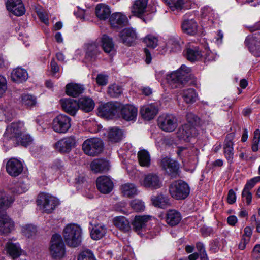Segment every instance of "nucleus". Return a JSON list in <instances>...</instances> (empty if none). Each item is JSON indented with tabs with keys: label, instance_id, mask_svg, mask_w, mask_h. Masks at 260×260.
I'll use <instances>...</instances> for the list:
<instances>
[{
	"label": "nucleus",
	"instance_id": "nucleus-9",
	"mask_svg": "<svg viewBox=\"0 0 260 260\" xmlns=\"http://www.w3.org/2000/svg\"><path fill=\"white\" fill-rule=\"evenodd\" d=\"M71 127V118L67 115L60 114L52 122V128L57 133H65Z\"/></svg>",
	"mask_w": 260,
	"mask_h": 260
},
{
	"label": "nucleus",
	"instance_id": "nucleus-64",
	"mask_svg": "<svg viewBox=\"0 0 260 260\" xmlns=\"http://www.w3.org/2000/svg\"><path fill=\"white\" fill-rule=\"evenodd\" d=\"M250 240L242 236L240 243L238 244V248L240 250H244L246 248V245L249 243Z\"/></svg>",
	"mask_w": 260,
	"mask_h": 260
},
{
	"label": "nucleus",
	"instance_id": "nucleus-31",
	"mask_svg": "<svg viewBox=\"0 0 260 260\" xmlns=\"http://www.w3.org/2000/svg\"><path fill=\"white\" fill-rule=\"evenodd\" d=\"M111 11L110 7L104 4H99L95 8V14L100 20H105L110 17Z\"/></svg>",
	"mask_w": 260,
	"mask_h": 260
},
{
	"label": "nucleus",
	"instance_id": "nucleus-24",
	"mask_svg": "<svg viewBox=\"0 0 260 260\" xmlns=\"http://www.w3.org/2000/svg\"><path fill=\"white\" fill-rule=\"evenodd\" d=\"M148 0H135L131 8V12L135 15L140 17L146 11Z\"/></svg>",
	"mask_w": 260,
	"mask_h": 260
},
{
	"label": "nucleus",
	"instance_id": "nucleus-51",
	"mask_svg": "<svg viewBox=\"0 0 260 260\" xmlns=\"http://www.w3.org/2000/svg\"><path fill=\"white\" fill-rule=\"evenodd\" d=\"M144 42L147 47L154 48L158 45L157 38L151 35H148L144 39Z\"/></svg>",
	"mask_w": 260,
	"mask_h": 260
},
{
	"label": "nucleus",
	"instance_id": "nucleus-30",
	"mask_svg": "<svg viewBox=\"0 0 260 260\" xmlns=\"http://www.w3.org/2000/svg\"><path fill=\"white\" fill-rule=\"evenodd\" d=\"M90 167L91 170L95 173H102L109 170L110 166L108 161L97 159L91 162Z\"/></svg>",
	"mask_w": 260,
	"mask_h": 260
},
{
	"label": "nucleus",
	"instance_id": "nucleus-39",
	"mask_svg": "<svg viewBox=\"0 0 260 260\" xmlns=\"http://www.w3.org/2000/svg\"><path fill=\"white\" fill-rule=\"evenodd\" d=\"M13 202L12 198L7 193L0 191V214L9 208Z\"/></svg>",
	"mask_w": 260,
	"mask_h": 260
},
{
	"label": "nucleus",
	"instance_id": "nucleus-48",
	"mask_svg": "<svg viewBox=\"0 0 260 260\" xmlns=\"http://www.w3.org/2000/svg\"><path fill=\"white\" fill-rule=\"evenodd\" d=\"M121 192L124 196L131 197L136 195L137 190L135 185L133 184L126 183L121 187Z\"/></svg>",
	"mask_w": 260,
	"mask_h": 260
},
{
	"label": "nucleus",
	"instance_id": "nucleus-8",
	"mask_svg": "<svg viewBox=\"0 0 260 260\" xmlns=\"http://www.w3.org/2000/svg\"><path fill=\"white\" fill-rule=\"evenodd\" d=\"M51 254L54 258H60L65 253L64 244L61 236L59 234L52 236L50 247Z\"/></svg>",
	"mask_w": 260,
	"mask_h": 260
},
{
	"label": "nucleus",
	"instance_id": "nucleus-42",
	"mask_svg": "<svg viewBox=\"0 0 260 260\" xmlns=\"http://www.w3.org/2000/svg\"><path fill=\"white\" fill-rule=\"evenodd\" d=\"M7 252L13 258L19 257L21 252L20 247L18 244L8 242L6 245Z\"/></svg>",
	"mask_w": 260,
	"mask_h": 260
},
{
	"label": "nucleus",
	"instance_id": "nucleus-34",
	"mask_svg": "<svg viewBox=\"0 0 260 260\" xmlns=\"http://www.w3.org/2000/svg\"><path fill=\"white\" fill-rule=\"evenodd\" d=\"M113 223L116 227L124 232H128L131 229L129 221L124 216H120L115 217Z\"/></svg>",
	"mask_w": 260,
	"mask_h": 260
},
{
	"label": "nucleus",
	"instance_id": "nucleus-33",
	"mask_svg": "<svg viewBox=\"0 0 260 260\" xmlns=\"http://www.w3.org/2000/svg\"><path fill=\"white\" fill-rule=\"evenodd\" d=\"M186 58L190 61L198 60L203 56L202 52L198 47L186 48L185 51Z\"/></svg>",
	"mask_w": 260,
	"mask_h": 260
},
{
	"label": "nucleus",
	"instance_id": "nucleus-35",
	"mask_svg": "<svg viewBox=\"0 0 260 260\" xmlns=\"http://www.w3.org/2000/svg\"><path fill=\"white\" fill-rule=\"evenodd\" d=\"M106 232V227L104 224H98L92 228L90 231V236L92 239L98 240L102 238Z\"/></svg>",
	"mask_w": 260,
	"mask_h": 260
},
{
	"label": "nucleus",
	"instance_id": "nucleus-44",
	"mask_svg": "<svg viewBox=\"0 0 260 260\" xmlns=\"http://www.w3.org/2000/svg\"><path fill=\"white\" fill-rule=\"evenodd\" d=\"M182 43L183 42L180 38L178 37H172L168 41L167 46L173 52H179L181 50Z\"/></svg>",
	"mask_w": 260,
	"mask_h": 260
},
{
	"label": "nucleus",
	"instance_id": "nucleus-59",
	"mask_svg": "<svg viewBox=\"0 0 260 260\" xmlns=\"http://www.w3.org/2000/svg\"><path fill=\"white\" fill-rule=\"evenodd\" d=\"M251 257L255 260H258L260 258L259 244H257L254 246L251 252Z\"/></svg>",
	"mask_w": 260,
	"mask_h": 260
},
{
	"label": "nucleus",
	"instance_id": "nucleus-50",
	"mask_svg": "<svg viewBox=\"0 0 260 260\" xmlns=\"http://www.w3.org/2000/svg\"><path fill=\"white\" fill-rule=\"evenodd\" d=\"M21 102L23 105L28 107H31L36 105V98L30 94H24L22 96Z\"/></svg>",
	"mask_w": 260,
	"mask_h": 260
},
{
	"label": "nucleus",
	"instance_id": "nucleus-55",
	"mask_svg": "<svg viewBox=\"0 0 260 260\" xmlns=\"http://www.w3.org/2000/svg\"><path fill=\"white\" fill-rule=\"evenodd\" d=\"M186 117L188 122L187 124H190L193 127H196V126L199 123V118L192 113H188Z\"/></svg>",
	"mask_w": 260,
	"mask_h": 260
},
{
	"label": "nucleus",
	"instance_id": "nucleus-27",
	"mask_svg": "<svg viewBox=\"0 0 260 260\" xmlns=\"http://www.w3.org/2000/svg\"><path fill=\"white\" fill-rule=\"evenodd\" d=\"M181 219L180 213L174 209L169 210L165 216L166 222L171 226L177 225L180 222Z\"/></svg>",
	"mask_w": 260,
	"mask_h": 260
},
{
	"label": "nucleus",
	"instance_id": "nucleus-25",
	"mask_svg": "<svg viewBox=\"0 0 260 260\" xmlns=\"http://www.w3.org/2000/svg\"><path fill=\"white\" fill-rule=\"evenodd\" d=\"M137 108L131 105L123 106L121 109L122 118L127 121L135 120L137 116Z\"/></svg>",
	"mask_w": 260,
	"mask_h": 260
},
{
	"label": "nucleus",
	"instance_id": "nucleus-62",
	"mask_svg": "<svg viewBox=\"0 0 260 260\" xmlns=\"http://www.w3.org/2000/svg\"><path fill=\"white\" fill-rule=\"evenodd\" d=\"M7 89V81L6 78L0 75V96H1Z\"/></svg>",
	"mask_w": 260,
	"mask_h": 260
},
{
	"label": "nucleus",
	"instance_id": "nucleus-49",
	"mask_svg": "<svg viewBox=\"0 0 260 260\" xmlns=\"http://www.w3.org/2000/svg\"><path fill=\"white\" fill-rule=\"evenodd\" d=\"M123 89L120 85L114 83L110 85L107 89L108 94L112 98H118L122 93Z\"/></svg>",
	"mask_w": 260,
	"mask_h": 260
},
{
	"label": "nucleus",
	"instance_id": "nucleus-14",
	"mask_svg": "<svg viewBox=\"0 0 260 260\" xmlns=\"http://www.w3.org/2000/svg\"><path fill=\"white\" fill-rule=\"evenodd\" d=\"M161 166L166 172L171 177L175 178L178 175L179 164L170 158L166 157L161 160Z\"/></svg>",
	"mask_w": 260,
	"mask_h": 260
},
{
	"label": "nucleus",
	"instance_id": "nucleus-57",
	"mask_svg": "<svg viewBox=\"0 0 260 260\" xmlns=\"http://www.w3.org/2000/svg\"><path fill=\"white\" fill-rule=\"evenodd\" d=\"M203 56L202 58L205 62L213 61L215 59L216 55L210 50L206 48L205 52H203Z\"/></svg>",
	"mask_w": 260,
	"mask_h": 260
},
{
	"label": "nucleus",
	"instance_id": "nucleus-32",
	"mask_svg": "<svg viewBox=\"0 0 260 260\" xmlns=\"http://www.w3.org/2000/svg\"><path fill=\"white\" fill-rule=\"evenodd\" d=\"M65 170L64 162L60 159H56L50 164L48 168L49 172L52 175L58 176L60 175Z\"/></svg>",
	"mask_w": 260,
	"mask_h": 260
},
{
	"label": "nucleus",
	"instance_id": "nucleus-16",
	"mask_svg": "<svg viewBox=\"0 0 260 260\" xmlns=\"http://www.w3.org/2000/svg\"><path fill=\"white\" fill-rule=\"evenodd\" d=\"M109 22L111 26L113 28L119 29L128 23L127 16L121 12H115L110 15Z\"/></svg>",
	"mask_w": 260,
	"mask_h": 260
},
{
	"label": "nucleus",
	"instance_id": "nucleus-20",
	"mask_svg": "<svg viewBox=\"0 0 260 260\" xmlns=\"http://www.w3.org/2000/svg\"><path fill=\"white\" fill-rule=\"evenodd\" d=\"M7 10L16 16L23 15L25 9L21 0H8L6 3Z\"/></svg>",
	"mask_w": 260,
	"mask_h": 260
},
{
	"label": "nucleus",
	"instance_id": "nucleus-2",
	"mask_svg": "<svg viewBox=\"0 0 260 260\" xmlns=\"http://www.w3.org/2000/svg\"><path fill=\"white\" fill-rule=\"evenodd\" d=\"M190 71L189 68L182 65L179 69L167 76V81L172 88L180 87L189 82L191 77Z\"/></svg>",
	"mask_w": 260,
	"mask_h": 260
},
{
	"label": "nucleus",
	"instance_id": "nucleus-11",
	"mask_svg": "<svg viewBox=\"0 0 260 260\" xmlns=\"http://www.w3.org/2000/svg\"><path fill=\"white\" fill-rule=\"evenodd\" d=\"M245 44L253 55L260 56V32L248 36L245 40Z\"/></svg>",
	"mask_w": 260,
	"mask_h": 260
},
{
	"label": "nucleus",
	"instance_id": "nucleus-58",
	"mask_svg": "<svg viewBox=\"0 0 260 260\" xmlns=\"http://www.w3.org/2000/svg\"><path fill=\"white\" fill-rule=\"evenodd\" d=\"M260 181V176H257L247 181L243 189L250 191L255 185Z\"/></svg>",
	"mask_w": 260,
	"mask_h": 260
},
{
	"label": "nucleus",
	"instance_id": "nucleus-45",
	"mask_svg": "<svg viewBox=\"0 0 260 260\" xmlns=\"http://www.w3.org/2000/svg\"><path fill=\"white\" fill-rule=\"evenodd\" d=\"M101 41L103 49L106 53H113L114 51V45L112 38L106 35H104L101 38Z\"/></svg>",
	"mask_w": 260,
	"mask_h": 260
},
{
	"label": "nucleus",
	"instance_id": "nucleus-23",
	"mask_svg": "<svg viewBox=\"0 0 260 260\" xmlns=\"http://www.w3.org/2000/svg\"><path fill=\"white\" fill-rule=\"evenodd\" d=\"M99 113L102 116L111 117L115 115L117 112V107L112 102H108L101 105L98 108Z\"/></svg>",
	"mask_w": 260,
	"mask_h": 260
},
{
	"label": "nucleus",
	"instance_id": "nucleus-61",
	"mask_svg": "<svg viewBox=\"0 0 260 260\" xmlns=\"http://www.w3.org/2000/svg\"><path fill=\"white\" fill-rule=\"evenodd\" d=\"M242 198L244 201H246L247 205H249L251 203L252 194L250 191L243 189L242 192Z\"/></svg>",
	"mask_w": 260,
	"mask_h": 260
},
{
	"label": "nucleus",
	"instance_id": "nucleus-1",
	"mask_svg": "<svg viewBox=\"0 0 260 260\" xmlns=\"http://www.w3.org/2000/svg\"><path fill=\"white\" fill-rule=\"evenodd\" d=\"M3 141L11 142L12 144H21L26 146L32 142V139L26 132L22 122H13L9 125L3 135Z\"/></svg>",
	"mask_w": 260,
	"mask_h": 260
},
{
	"label": "nucleus",
	"instance_id": "nucleus-43",
	"mask_svg": "<svg viewBox=\"0 0 260 260\" xmlns=\"http://www.w3.org/2000/svg\"><path fill=\"white\" fill-rule=\"evenodd\" d=\"M107 137L109 141L118 142L122 139L123 132L121 129L117 127H112L109 129Z\"/></svg>",
	"mask_w": 260,
	"mask_h": 260
},
{
	"label": "nucleus",
	"instance_id": "nucleus-52",
	"mask_svg": "<svg viewBox=\"0 0 260 260\" xmlns=\"http://www.w3.org/2000/svg\"><path fill=\"white\" fill-rule=\"evenodd\" d=\"M22 232L24 235L27 237H31L36 233V227L31 224H27L22 228Z\"/></svg>",
	"mask_w": 260,
	"mask_h": 260
},
{
	"label": "nucleus",
	"instance_id": "nucleus-53",
	"mask_svg": "<svg viewBox=\"0 0 260 260\" xmlns=\"http://www.w3.org/2000/svg\"><path fill=\"white\" fill-rule=\"evenodd\" d=\"M260 141V131L258 129L254 132V136L252 140V149L256 152L258 149V144Z\"/></svg>",
	"mask_w": 260,
	"mask_h": 260
},
{
	"label": "nucleus",
	"instance_id": "nucleus-10",
	"mask_svg": "<svg viewBox=\"0 0 260 260\" xmlns=\"http://www.w3.org/2000/svg\"><path fill=\"white\" fill-rule=\"evenodd\" d=\"M142 186L151 189H157L162 186V181L156 173H149L146 175L144 179L140 181Z\"/></svg>",
	"mask_w": 260,
	"mask_h": 260
},
{
	"label": "nucleus",
	"instance_id": "nucleus-5",
	"mask_svg": "<svg viewBox=\"0 0 260 260\" xmlns=\"http://www.w3.org/2000/svg\"><path fill=\"white\" fill-rule=\"evenodd\" d=\"M37 205L47 213L52 212L58 205L59 202L55 197L47 193H40L37 200Z\"/></svg>",
	"mask_w": 260,
	"mask_h": 260
},
{
	"label": "nucleus",
	"instance_id": "nucleus-19",
	"mask_svg": "<svg viewBox=\"0 0 260 260\" xmlns=\"http://www.w3.org/2000/svg\"><path fill=\"white\" fill-rule=\"evenodd\" d=\"M119 37L122 42L126 45H132L137 39L136 30L132 28H126L119 33Z\"/></svg>",
	"mask_w": 260,
	"mask_h": 260
},
{
	"label": "nucleus",
	"instance_id": "nucleus-37",
	"mask_svg": "<svg viewBox=\"0 0 260 260\" xmlns=\"http://www.w3.org/2000/svg\"><path fill=\"white\" fill-rule=\"evenodd\" d=\"M78 104H79V109L85 112L91 111L95 106L94 101L91 98L87 97L81 98L78 102Z\"/></svg>",
	"mask_w": 260,
	"mask_h": 260
},
{
	"label": "nucleus",
	"instance_id": "nucleus-46",
	"mask_svg": "<svg viewBox=\"0 0 260 260\" xmlns=\"http://www.w3.org/2000/svg\"><path fill=\"white\" fill-rule=\"evenodd\" d=\"M151 201L155 207L161 208H165L169 204V199L161 194L152 197Z\"/></svg>",
	"mask_w": 260,
	"mask_h": 260
},
{
	"label": "nucleus",
	"instance_id": "nucleus-29",
	"mask_svg": "<svg viewBox=\"0 0 260 260\" xmlns=\"http://www.w3.org/2000/svg\"><path fill=\"white\" fill-rule=\"evenodd\" d=\"M183 31L189 35H194L198 31L197 22L192 19H184L181 24Z\"/></svg>",
	"mask_w": 260,
	"mask_h": 260
},
{
	"label": "nucleus",
	"instance_id": "nucleus-40",
	"mask_svg": "<svg viewBox=\"0 0 260 260\" xmlns=\"http://www.w3.org/2000/svg\"><path fill=\"white\" fill-rule=\"evenodd\" d=\"M138 159L140 166L149 167L151 163L150 155L145 149H141L138 152Z\"/></svg>",
	"mask_w": 260,
	"mask_h": 260
},
{
	"label": "nucleus",
	"instance_id": "nucleus-3",
	"mask_svg": "<svg viewBox=\"0 0 260 260\" xmlns=\"http://www.w3.org/2000/svg\"><path fill=\"white\" fill-rule=\"evenodd\" d=\"M82 230L75 224H68L64 229L63 237L67 245L71 247H77L81 242Z\"/></svg>",
	"mask_w": 260,
	"mask_h": 260
},
{
	"label": "nucleus",
	"instance_id": "nucleus-18",
	"mask_svg": "<svg viewBox=\"0 0 260 260\" xmlns=\"http://www.w3.org/2000/svg\"><path fill=\"white\" fill-rule=\"evenodd\" d=\"M76 141L74 137H68L57 141L55 144V149L60 153H68L75 146Z\"/></svg>",
	"mask_w": 260,
	"mask_h": 260
},
{
	"label": "nucleus",
	"instance_id": "nucleus-28",
	"mask_svg": "<svg viewBox=\"0 0 260 260\" xmlns=\"http://www.w3.org/2000/svg\"><path fill=\"white\" fill-rule=\"evenodd\" d=\"M168 5L172 11H180L188 9L191 7L190 0H168Z\"/></svg>",
	"mask_w": 260,
	"mask_h": 260
},
{
	"label": "nucleus",
	"instance_id": "nucleus-54",
	"mask_svg": "<svg viewBox=\"0 0 260 260\" xmlns=\"http://www.w3.org/2000/svg\"><path fill=\"white\" fill-rule=\"evenodd\" d=\"M131 206L136 212H142L145 209L144 203L139 200H133L131 203Z\"/></svg>",
	"mask_w": 260,
	"mask_h": 260
},
{
	"label": "nucleus",
	"instance_id": "nucleus-22",
	"mask_svg": "<svg viewBox=\"0 0 260 260\" xmlns=\"http://www.w3.org/2000/svg\"><path fill=\"white\" fill-rule=\"evenodd\" d=\"M60 104L62 109L71 115H75L79 110L78 102L71 98H65L60 100Z\"/></svg>",
	"mask_w": 260,
	"mask_h": 260
},
{
	"label": "nucleus",
	"instance_id": "nucleus-4",
	"mask_svg": "<svg viewBox=\"0 0 260 260\" xmlns=\"http://www.w3.org/2000/svg\"><path fill=\"white\" fill-rule=\"evenodd\" d=\"M169 191L171 196L176 200H183L186 198L190 192L188 184L182 180L172 182L169 186Z\"/></svg>",
	"mask_w": 260,
	"mask_h": 260
},
{
	"label": "nucleus",
	"instance_id": "nucleus-36",
	"mask_svg": "<svg viewBox=\"0 0 260 260\" xmlns=\"http://www.w3.org/2000/svg\"><path fill=\"white\" fill-rule=\"evenodd\" d=\"M11 78L12 80L16 82H22L27 79L28 74L25 70L17 68L12 72Z\"/></svg>",
	"mask_w": 260,
	"mask_h": 260
},
{
	"label": "nucleus",
	"instance_id": "nucleus-6",
	"mask_svg": "<svg viewBox=\"0 0 260 260\" xmlns=\"http://www.w3.org/2000/svg\"><path fill=\"white\" fill-rule=\"evenodd\" d=\"M102 141L98 138H92L86 140L82 144L84 152L88 155L95 156L103 150Z\"/></svg>",
	"mask_w": 260,
	"mask_h": 260
},
{
	"label": "nucleus",
	"instance_id": "nucleus-7",
	"mask_svg": "<svg viewBox=\"0 0 260 260\" xmlns=\"http://www.w3.org/2000/svg\"><path fill=\"white\" fill-rule=\"evenodd\" d=\"M159 127L166 132H173L178 126V120L176 117L170 114L160 115L157 119Z\"/></svg>",
	"mask_w": 260,
	"mask_h": 260
},
{
	"label": "nucleus",
	"instance_id": "nucleus-56",
	"mask_svg": "<svg viewBox=\"0 0 260 260\" xmlns=\"http://www.w3.org/2000/svg\"><path fill=\"white\" fill-rule=\"evenodd\" d=\"M78 260H95L93 253L90 250L82 251L78 256Z\"/></svg>",
	"mask_w": 260,
	"mask_h": 260
},
{
	"label": "nucleus",
	"instance_id": "nucleus-41",
	"mask_svg": "<svg viewBox=\"0 0 260 260\" xmlns=\"http://www.w3.org/2000/svg\"><path fill=\"white\" fill-rule=\"evenodd\" d=\"M180 94L184 102L187 104L193 103L197 99V94L195 90L192 88L184 89L181 91Z\"/></svg>",
	"mask_w": 260,
	"mask_h": 260
},
{
	"label": "nucleus",
	"instance_id": "nucleus-13",
	"mask_svg": "<svg viewBox=\"0 0 260 260\" xmlns=\"http://www.w3.org/2000/svg\"><path fill=\"white\" fill-rule=\"evenodd\" d=\"M149 219L148 215L136 216L132 222L133 230L141 236H144L146 231V223Z\"/></svg>",
	"mask_w": 260,
	"mask_h": 260
},
{
	"label": "nucleus",
	"instance_id": "nucleus-38",
	"mask_svg": "<svg viewBox=\"0 0 260 260\" xmlns=\"http://www.w3.org/2000/svg\"><path fill=\"white\" fill-rule=\"evenodd\" d=\"M84 90L83 86L78 84H68L66 86V93L73 97L79 96Z\"/></svg>",
	"mask_w": 260,
	"mask_h": 260
},
{
	"label": "nucleus",
	"instance_id": "nucleus-63",
	"mask_svg": "<svg viewBox=\"0 0 260 260\" xmlns=\"http://www.w3.org/2000/svg\"><path fill=\"white\" fill-rule=\"evenodd\" d=\"M236 196L233 189H230L228 192L227 201L230 204L234 203L236 201Z\"/></svg>",
	"mask_w": 260,
	"mask_h": 260
},
{
	"label": "nucleus",
	"instance_id": "nucleus-15",
	"mask_svg": "<svg viewBox=\"0 0 260 260\" xmlns=\"http://www.w3.org/2000/svg\"><path fill=\"white\" fill-rule=\"evenodd\" d=\"M6 169L9 175L12 177H17L22 173L23 167L19 160L11 158L7 162Z\"/></svg>",
	"mask_w": 260,
	"mask_h": 260
},
{
	"label": "nucleus",
	"instance_id": "nucleus-47",
	"mask_svg": "<svg viewBox=\"0 0 260 260\" xmlns=\"http://www.w3.org/2000/svg\"><path fill=\"white\" fill-rule=\"evenodd\" d=\"M99 49L96 44L93 43L87 45L86 57L89 60L95 59L99 54Z\"/></svg>",
	"mask_w": 260,
	"mask_h": 260
},
{
	"label": "nucleus",
	"instance_id": "nucleus-12",
	"mask_svg": "<svg viewBox=\"0 0 260 260\" xmlns=\"http://www.w3.org/2000/svg\"><path fill=\"white\" fill-rule=\"evenodd\" d=\"M198 134L196 127L188 124H185L180 126L176 133L177 137L179 140L185 142L189 141L192 137L196 136Z\"/></svg>",
	"mask_w": 260,
	"mask_h": 260
},
{
	"label": "nucleus",
	"instance_id": "nucleus-17",
	"mask_svg": "<svg viewBox=\"0 0 260 260\" xmlns=\"http://www.w3.org/2000/svg\"><path fill=\"white\" fill-rule=\"evenodd\" d=\"M235 134L233 133L228 134L225 139L223 145L224 154L228 162L232 164L234 158L233 142Z\"/></svg>",
	"mask_w": 260,
	"mask_h": 260
},
{
	"label": "nucleus",
	"instance_id": "nucleus-26",
	"mask_svg": "<svg viewBox=\"0 0 260 260\" xmlns=\"http://www.w3.org/2000/svg\"><path fill=\"white\" fill-rule=\"evenodd\" d=\"M141 114L144 119L150 120L153 119L158 113V108L154 104H149L143 106L141 109Z\"/></svg>",
	"mask_w": 260,
	"mask_h": 260
},
{
	"label": "nucleus",
	"instance_id": "nucleus-21",
	"mask_svg": "<svg viewBox=\"0 0 260 260\" xmlns=\"http://www.w3.org/2000/svg\"><path fill=\"white\" fill-rule=\"evenodd\" d=\"M96 186L102 193L110 192L113 188V183L110 178L106 176H100L96 180Z\"/></svg>",
	"mask_w": 260,
	"mask_h": 260
},
{
	"label": "nucleus",
	"instance_id": "nucleus-60",
	"mask_svg": "<svg viewBox=\"0 0 260 260\" xmlns=\"http://www.w3.org/2000/svg\"><path fill=\"white\" fill-rule=\"evenodd\" d=\"M97 84L100 86H105L108 83V77L103 74H99L96 78Z\"/></svg>",
	"mask_w": 260,
	"mask_h": 260
}]
</instances>
